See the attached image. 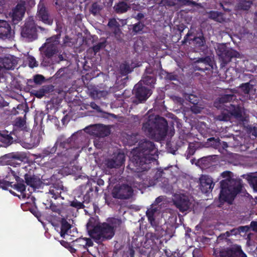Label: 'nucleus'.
<instances>
[{
    "label": "nucleus",
    "mask_w": 257,
    "mask_h": 257,
    "mask_svg": "<svg viewBox=\"0 0 257 257\" xmlns=\"http://www.w3.org/2000/svg\"><path fill=\"white\" fill-rule=\"evenodd\" d=\"M157 153V149L152 142L143 141L131 152L128 167L137 173L147 171L151 168V161L156 160Z\"/></svg>",
    "instance_id": "obj_1"
},
{
    "label": "nucleus",
    "mask_w": 257,
    "mask_h": 257,
    "mask_svg": "<svg viewBox=\"0 0 257 257\" xmlns=\"http://www.w3.org/2000/svg\"><path fill=\"white\" fill-rule=\"evenodd\" d=\"M151 185L148 178H127L113 187L111 194L115 199L128 200L133 197L136 189L141 190Z\"/></svg>",
    "instance_id": "obj_2"
},
{
    "label": "nucleus",
    "mask_w": 257,
    "mask_h": 257,
    "mask_svg": "<svg viewBox=\"0 0 257 257\" xmlns=\"http://www.w3.org/2000/svg\"><path fill=\"white\" fill-rule=\"evenodd\" d=\"M25 183L34 189L42 188L44 186L51 185L49 189V193L55 199L61 198L64 199V196L62 195L66 194L68 189L63 185L60 179H53L56 178H24Z\"/></svg>",
    "instance_id": "obj_3"
},
{
    "label": "nucleus",
    "mask_w": 257,
    "mask_h": 257,
    "mask_svg": "<svg viewBox=\"0 0 257 257\" xmlns=\"http://www.w3.org/2000/svg\"><path fill=\"white\" fill-rule=\"evenodd\" d=\"M220 181V190L219 194V202L232 205L234 201L242 190L243 185L240 180L237 181L233 178H226Z\"/></svg>",
    "instance_id": "obj_4"
},
{
    "label": "nucleus",
    "mask_w": 257,
    "mask_h": 257,
    "mask_svg": "<svg viewBox=\"0 0 257 257\" xmlns=\"http://www.w3.org/2000/svg\"><path fill=\"white\" fill-rule=\"evenodd\" d=\"M167 122L164 118L152 115L144 123L143 129L149 136L161 140L167 134Z\"/></svg>",
    "instance_id": "obj_5"
},
{
    "label": "nucleus",
    "mask_w": 257,
    "mask_h": 257,
    "mask_svg": "<svg viewBox=\"0 0 257 257\" xmlns=\"http://www.w3.org/2000/svg\"><path fill=\"white\" fill-rule=\"evenodd\" d=\"M22 161V157L18 153H9L0 157V165H10L12 167L7 168L8 176L9 177H29L26 173L25 168L20 166Z\"/></svg>",
    "instance_id": "obj_6"
},
{
    "label": "nucleus",
    "mask_w": 257,
    "mask_h": 257,
    "mask_svg": "<svg viewBox=\"0 0 257 257\" xmlns=\"http://www.w3.org/2000/svg\"><path fill=\"white\" fill-rule=\"evenodd\" d=\"M88 232L90 236L97 243L110 239L114 235L113 227L106 222L97 224L92 229L89 230Z\"/></svg>",
    "instance_id": "obj_7"
},
{
    "label": "nucleus",
    "mask_w": 257,
    "mask_h": 257,
    "mask_svg": "<svg viewBox=\"0 0 257 257\" xmlns=\"http://www.w3.org/2000/svg\"><path fill=\"white\" fill-rule=\"evenodd\" d=\"M213 255L214 257H247L241 246L236 244L214 248Z\"/></svg>",
    "instance_id": "obj_8"
},
{
    "label": "nucleus",
    "mask_w": 257,
    "mask_h": 257,
    "mask_svg": "<svg viewBox=\"0 0 257 257\" xmlns=\"http://www.w3.org/2000/svg\"><path fill=\"white\" fill-rule=\"evenodd\" d=\"M6 178H0V188L8 190L10 187L24 194L26 191L25 181L21 178H14L15 181H7Z\"/></svg>",
    "instance_id": "obj_9"
},
{
    "label": "nucleus",
    "mask_w": 257,
    "mask_h": 257,
    "mask_svg": "<svg viewBox=\"0 0 257 257\" xmlns=\"http://www.w3.org/2000/svg\"><path fill=\"white\" fill-rule=\"evenodd\" d=\"M59 36H54L47 40L44 46L40 48L41 52L44 53L46 57L50 58L58 52L57 45L59 44Z\"/></svg>",
    "instance_id": "obj_10"
},
{
    "label": "nucleus",
    "mask_w": 257,
    "mask_h": 257,
    "mask_svg": "<svg viewBox=\"0 0 257 257\" xmlns=\"http://www.w3.org/2000/svg\"><path fill=\"white\" fill-rule=\"evenodd\" d=\"M23 37L33 41L37 38L36 27L32 17L29 18L26 22L21 32Z\"/></svg>",
    "instance_id": "obj_11"
},
{
    "label": "nucleus",
    "mask_w": 257,
    "mask_h": 257,
    "mask_svg": "<svg viewBox=\"0 0 257 257\" xmlns=\"http://www.w3.org/2000/svg\"><path fill=\"white\" fill-rule=\"evenodd\" d=\"M154 232H148L145 237L147 241L153 245L158 246L162 243L161 238L163 236L164 230L161 226H152Z\"/></svg>",
    "instance_id": "obj_12"
},
{
    "label": "nucleus",
    "mask_w": 257,
    "mask_h": 257,
    "mask_svg": "<svg viewBox=\"0 0 257 257\" xmlns=\"http://www.w3.org/2000/svg\"><path fill=\"white\" fill-rule=\"evenodd\" d=\"M218 55L221 58L224 64L230 61L233 57H238L239 54L231 48H226L224 45H220L218 48Z\"/></svg>",
    "instance_id": "obj_13"
},
{
    "label": "nucleus",
    "mask_w": 257,
    "mask_h": 257,
    "mask_svg": "<svg viewBox=\"0 0 257 257\" xmlns=\"http://www.w3.org/2000/svg\"><path fill=\"white\" fill-rule=\"evenodd\" d=\"M85 131L98 138H103L110 134L109 128L102 124L91 125L85 128Z\"/></svg>",
    "instance_id": "obj_14"
},
{
    "label": "nucleus",
    "mask_w": 257,
    "mask_h": 257,
    "mask_svg": "<svg viewBox=\"0 0 257 257\" xmlns=\"http://www.w3.org/2000/svg\"><path fill=\"white\" fill-rule=\"evenodd\" d=\"M174 204L180 211L184 212L189 209L191 202L187 196L179 194L175 196Z\"/></svg>",
    "instance_id": "obj_15"
},
{
    "label": "nucleus",
    "mask_w": 257,
    "mask_h": 257,
    "mask_svg": "<svg viewBox=\"0 0 257 257\" xmlns=\"http://www.w3.org/2000/svg\"><path fill=\"white\" fill-rule=\"evenodd\" d=\"M134 91L140 102L146 101L152 94L150 89L142 85V82H139L135 86Z\"/></svg>",
    "instance_id": "obj_16"
},
{
    "label": "nucleus",
    "mask_w": 257,
    "mask_h": 257,
    "mask_svg": "<svg viewBox=\"0 0 257 257\" xmlns=\"http://www.w3.org/2000/svg\"><path fill=\"white\" fill-rule=\"evenodd\" d=\"M37 17L44 23L49 25H52L53 22V18L50 16L42 2L38 5Z\"/></svg>",
    "instance_id": "obj_17"
},
{
    "label": "nucleus",
    "mask_w": 257,
    "mask_h": 257,
    "mask_svg": "<svg viewBox=\"0 0 257 257\" xmlns=\"http://www.w3.org/2000/svg\"><path fill=\"white\" fill-rule=\"evenodd\" d=\"M160 213V211L158 206L150 205V207L147 209L146 212V216L148 222L152 226H160L159 222L156 219Z\"/></svg>",
    "instance_id": "obj_18"
},
{
    "label": "nucleus",
    "mask_w": 257,
    "mask_h": 257,
    "mask_svg": "<svg viewBox=\"0 0 257 257\" xmlns=\"http://www.w3.org/2000/svg\"><path fill=\"white\" fill-rule=\"evenodd\" d=\"M26 11L25 3L21 2L19 3L16 8L12 10L10 15L14 24L21 21Z\"/></svg>",
    "instance_id": "obj_19"
},
{
    "label": "nucleus",
    "mask_w": 257,
    "mask_h": 257,
    "mask_svg": "<svg viewBox=\"0 0 257 257\" xmlns=\"http://www.w3.org/2000/svg\"><path fill=\"white\" fill-rule=\"evenodd\" d=\"M157 181H161V187L163 191L166 193L171 194L173 192V183L177 181V178H170L172 181L170 180L169 178H156Z\"/></svg>",
    "instance_id": "obj_20"
},
{
    "label": "nucleus",
    "mask_w": 257,
    "mask_h": 257,
    "mask_svg": "<svg viewBox=\"0 0 257 257\" xmlns=\"http://www.w3.org/2000/svg\"><path fill=\"white\" fill-rule=\"evenodd\" d=\"M124 155L119 153L114 155L112 159H109L105 161V165L109 168H116L122 165L124 162Z\"/></svg>",
    "instance_id": "obj_21"
},
{
    "label": "nucleus",
    "mask_w": 257,
    "mask_h": 257,
    "mask_svg": "<svg viewBox=\"0 0 257 257\" xmlns=\"http://www.w3.org/2000/svg\"><path fill=\"white\" fill-rule=\"evenodd\" d=\"M18 58L13 55H9L4 58H0V63L5 70L14 69L18 63Z\"/></svg>",
    "instance_id": "obj_22"
},
{
    "label": "nucleus",
    "mask_w": 257,
    "mask_h": 257,
    "mask_svg": "<svg viewBox=\"0 0 257 257\" xmlns=\"http://www.w3.org/2000/svg\"><path fill=\"white\" fill-rule=\"evenodd\" d=\"M200 183V189L204 193L211 192L214 186L212 178H199Z\"/></svg>",
    "instance_id": "obj_23"
},
{
    "label": "nucleus",
    "mask_w": 257,
    "mask_h": 257,
    "mask_svg": "<svg viewBox=\"0 0 257 257\" xmlns=\"http://www.w3.org/2000/svg\"><path fill=\"white\" fill-rule=\"evenodd\" d=\"M12 36V32L9 24L6 21L0 20V38H10Z\"/></svg>",
    "instance_id": "obj_24"
},
{
    "label": "nucleus",
    "mask_w": 257,
    "mask_h": 257,
    "mask_svg": "<svg viewBox=\"0 0 257 257\" xmlns=\"http://www.w3.org/2000/svg\"><path fill=\"white\" fill-rule=\"evenodd\" d=\"M239 88L241 94L245 95L246 97L244 98L245 100L250 99L251 97L250 95L254 94L255 92V89L253 88V85L250 84L249 83H243L240 85Z\"/></svg>",
    "instance_id": "obj_25"
},
{
    "label": "nucleus",
    "mask_w": 257,
    "mask_h": 257,
    "mask_svg": "<svg viewBox=\"0 0 257 257\" xmlns=\"http://www.w3.org/2000/svg\"><path fill=\"white\" fill-rule=\"evenodd\" d=\"M217 159V156H209L205 157H203L198 161L199 165L201 166L202 169L209 167L212 165V163L216 162Z\"/></svg>",
    "instance_id": "obj_26"
},
{
    "label": "nucleus",
    "mask_w": 257,
    "mask_h": 257,
    "mask_svg": "<svg viewBox=\"0 0 257 257\" xmlns=\"http://www.w3.org/2000/svg\"><path fill=\"white\" fill-rule=\"evenodd\" d=\"M26 141L29 144L28 148H32L39 145L41 141V137L38 133H33L31 135V137L28 139H26Z\"/></svg>",
    "instance_id": "obj_27"
},
{
    "label": "nucleus",
    "mask_w": 257,
    "mask_h": 257,
    "mask_svg": "<svg viewBox=\"0 0 257 257\" xmlns=\"http://www.w3.org/2000/svg\"><path fill=\"white\" fill-rule=\"evenodd\" d=\"M108 26L113 32V33L116 37H119L121 33L120 24L116 19H111L109 20Z\"/></svg>",
    "instance_id": "obj_28"
},
{
    "label": "nucleus",
    "mask_w": 257,
    "mask_h": 257,
    "mask_svg": "<svg viewBox=\"0 0 257 257\" xmlns=\"http://www.w3.org/2000/svg\"><path fill=\"white\" fill-rule=\"evenodd\" d=\"M71 225L64 218L62 219L61 221L60 235L64 237L65 235L68 234L69 230L71 228Z\"/></svg>",
    "instance_id": "obj_29"
},
{
    "label": "nucleus",
    "mask_w": 257,
    "mask_h": 257,
    "mask_svg": "<svg viewBox=\"0 0 257 257\" xmlns=\"http://www.w3.org/2000/svg\"><path fill=\"white\" fill-rule=\"evenodd\" d=\"M15 126L16 130L28 131V128L26 121L21 118H18L15 121Z\"/></svg>",
    "instance_id": "obj_30"
},
{
    "label": "nucleus",
    "mask_w": 257,
    "mask_h": 257,
    "mask_svg": "<svg viewBox=\"0 0 257 257\" xmlns=\"http://www.w3.org/2000/svg\"><path fill=\"white\" fill-rule=\"evenodd\" d=\"M124 138L123 140L124 143L130 146L135 144L138 140V135L137 134H127Z\"/></svg>",
    "instance_id": "obj_31"
},
{
    "label": "nucleus",
    "mask_w": 257,
    "mask_h": 257,
    "mask_svg": "<svg viewBox=\"0 0 257 257\" xmlns=\"http://www.w3.org/2000/svg\"><path fill=\"white\" fill-rule=\"evenodd\" d=\"M244 110L241 108L237 107L235 108L232 112L231 115L239 121H243L244 118L243 117Z\"/></svg>",
    "instance_id": "obj_32"
},
{
    "label": "nucleus",
    "mask_w": 257,
    "mask_h": 257,
    "mask_svg": "<svg viewBox=\"0 0 257 257\" xmlns=\"http://www.w3.org/2000/svg\"><path fill=\"white\" fill-rule=\"evenodd\" d=\"M108 94V92L105 90H99L98 89L94 90L91 92V96L94 99H99L102 97H106Z\"/></svg>",
    "instance_id": "obj_33"
},
{
    "label": "nucleus",
    "mask_w": 257,
    "mask_h": 257,
    "mask_svg": "<svg viewBox=\"0 0 257 257\" xmlns=\"http://www.w3.org/2000/svg\"><path fill=\"white\" fill-rule=\"evenodd\" d=\"M114 8L117 13H123L128 10L130 7L125 3L121 2L116 5Z\"/></svg>",
    "instance_id": "obj_34"
},
{
    "label": "nucleus",
    "mask_w": 257,
    "mask_h": 257,
    "mask_svg": "<svg viewBox=\"0 0 257 257\" xmlns=\"http://www.w3.org/2000/svg\"><path fill=\"white\" fill-rule=\"evenodd\" d=\"M107 222L109 223V225L113 227V230L115 231V229L117 227L119 226L121 224V220L120 219L115 218H108L107 220Z\"/></svg>",
    "instance_id": "obj_35"
},
{
    "label": "nucleus",
    "mask_w": 257,
    "mask_h": 257,
    "mask_svg": "<svg viewBox=\"0 0 257 257\" xmlns=\"http://www.w3.org/2000/svg\"><path fill=\"white\" fill-rule=\"evenodd\" d=\"M85 238H78L73 241V245L77 249H85Z\"/></svg>",
    "instance_id": "obj_36"
},
{
    "label": "nucleus",
    "mask_w": 257,
    "mask_h": 257,
    "mask_svg": "<svg viewBox=\"0 0 257 257\" xmlns=\"http://www.w3.org/2000/svg\"><path fill=\"white\" fill-rule=\"evenodd\" d=\"M140 82H142V85L146 84L147 85L152 86L155 83V78L151 76H144L143 79Z\"/></svg>",
    "instance_id": "obj_37"
},
{
    "label": "nucleus",
    "mask_w": 257,
    "mask_h": 257,
    "mask_svg": "<svg viewBox=\"0 0 257 257\" xmlns=\"http://www.w3.org/2000/svg\"><path fill=\"white\" fill-rule=\"evenodd\" d=\"M70 205L77 209H83L85 207H89V206L85 205L82 202L78 201L76 199H74L73 201L70 202Z\"/></svg>",
    "instance_id": "obj_38"
},
{
    "label": "nucleus",
    "mask_w": 257,
    "mask_h": 257,
    "mask_svg": "<svg viewBox=\"0 0 257 257\" xmlns=\"http://www.w3.org/2000/svg\"><path fill=\"white\" fill-rule=\"evenodd\" d=\"M176 167H171L170 169L169 168H165L164 170L162 169H159L157 172L156 175L162 176L163 175H169L170 172H172V170H176Z\"/></svg>",
    "instance_id": "obj_39"
},
{
    "label": "nucleus",
    "mask_w": 257,
    "mask_h": 257,
    "mask_svg": "<svg viewBox=\"0 0 257 257\" xmlns=\"http://www.w3.org/2000/svg\"><path fill=\"white\" fill-rule=\"evenodd\" d=\"M251 5V3L249 1H241L239 5V8L243 10H247Z\"/></svg>",
    "instance_id": "obj_40"
},
{
    "label": "nucleus",
    "mask_w": 257,
    "mask_h": 257,
    "mask_svg": "<svg viewBox=\"0 0 257 257\" xmlns=\"http://www.w3.org/2000/svg\"><path fill=\"white\" fill-rule=\"evenodd\" d=\"M209 17L216 21L220 22L222 20L221 15L216 12H211L209 15Z\"/></svg>",
    "instance_id": "obj_41"
},
{
    "label": "nucleus",
    "mask_w": 257,
    "mask_h": 257,
    "mask_svg": "<svg viewBox=\"0 0 257 257\" xmlns=\"http://www.w3.org/2000/svg\"><path fill=\"white\" fill-rule=\"evenodd\" d=\"M120 68L121 71L124 74L128 73L132 71V68L126 63H124V64H121L120 65Z\"/></svg>",
    "instance_id": "obj_42"
},
{
    "label": "nucleus",
    "mask_w": 257,
    "mask_h": 257,
    "mask_svg": "<svg viewBox=\"0 0 257 257\" xmlns=\"http://www.w3.org/2000/svg\"><path fill=\"white\" fill-rule=\"evenodd\" d=\"M250 185L255 191H257V178H246Z\"/></svg>",
    "instance_id": "obj_43"
},
{
    "label": "nucleus",
    "mask_w": 257,
    "mask_h": 257,
    "mask_svg": "<svg viewBox=\"0 0 257 257\" xmlns=\"http://www.w3.org/2000/svg\"><path fill=\"white\" fill-rule=\"evenodd\" d=\"M28 61L29 62V65L31 68L36 67L38 65V62L36 61L34 57L32 56L28 57Z\"/></svg>",
    "instance_id": "obj_44"
},
{
    "label": "nucleus",
    "mask_w": 257,
    "mask_h": 257,
    "mask_svg": "<svg viewBox=\"0 0 257 257\" xmlns=\"http://www.w3.org/2000/svg\"><path fill=\"white\" fill-rule=\"evenodd\" d=\"M239 234V231L238 230V227L237 228H234L229 231H226V234L227 235V236H230L231 235H236L237 234Z\"/></svg>",
    "instance_id": "obj_45"
},
{
    "label": "nucleus",
    "mask_w": 257,
    "mask_h": 257,
    "mask_svg": "<svg viewBox=\"0 0 257 257\" xmlns=\"http://www.w3.org/2000/svg\"><path fill=\"white\" fill-rule=\"evenodd\" d=\"M165 198L163 196H160L157 197L155 200L154 202L152 203L151 205H153L154 206H157L159 203H161L163 201L165 200Z\"/></svg>",
    "instance_id": "obj_46"
},
{
    "label": "nucleus",
    "mask_w": 257,
    "mask_h": 257,
    "mask_svg": "<svg viewBox=\"0 0 257 257\" xmlns=\"http://www.w3.org/2000/svg\"><path fill=\"white\" fill-rule=\"evenodd\" d=\"M144 25L141 23L135 24L133 27V30L136 32H139L142 30Z\"/></svg>",
    "instance_id": "obj_47"
},
{
    "label": "nucleus",
    "mask_w": 257,
    "mask_h": 257,
    "mask_svg": "<svg viewBox=\"0 0 257 257\" xmlns=\"http://www.w3.org/2000/svg\"><path fill=\"white\" fill-rule=\"evenodd\" d=\"M50 208L52 211L56 212V213H58V214H61V211L59 207H58L57 206L55 205V204H51Z\"/></svg>",
    "instance_id": "obj_48"
},
{
    "label": "nucleus",
    "mask_w": 257,
    "mask_h": 257,
    "mask_svg": "<svg viewBox=\"0 0 257 257\" xmlns=\"http://www.w3.org/2000/svg\"><path fill=\"white\" fill-rule=\"evenodd\" d=\"M45 90L44 89H41L39 90L35 91L34 94L37 97L41 98L45 95Z\"/></svg>",
    "instance_id": "obj_49"
},
{
    "label": "nucleus",
    "mask_w": 257,
    "mask_h": 257,
    "mask_svg": "<svg viewBox=\"0 0 257 257\" xmlns=\"http://www.w3.org/2000/svg\"><path fill=\"white\" fill-rule=\"evenodd\" d=\"M217 119L221 121H228L229 119V116L225 113L217 116Z\"/></svg>",
    "instance_id": "obj_50"
},
{
    "label": "nucleus",
    "mask_w": 257,
    "mask_h": 257,
    "mask_svg": "<svg viewBox=\"0 0 257 257\" xmlns=\"http://www.w3.org/2000/svg\"><path fill=\"white\" fill-rule=\"evenodd\" d=\"M84 201H83V204H87L90 202V197L89 191H88L83 197Z\"/></svg>",
    "instance_id": "obj_51"
},
{
    "label": "nucleus",
    "mask_w": 257,
    "mask_h": 257,
    "mask_svg": "<svg viewBox=\"0 0 257 257\" xmlns=\"http://www.w3.org/2000/svg\"><path fill=\"white\" fill-rule=\"evenodd\" d=\"M105 47V43L101 42L96 45L93 47V50L94 52H96L98 51L101 48Z\"/></svg>",
    "instance_id": "obj_52"
},
{
    "label": "nucleus",
    "mask_w": 257,
    "mask_h": 257,
    "mask_svg": "<svg viewBox=\"0 0 257 257\" xmlns=\"http://www.w3.org/2000/svg\"><path fill=\"white\" fill-rule=\"evenodd\" d=\"M239 231V234L241 232H247L249 230V227L248 225L240 226L238 227Z\"/></svg>",
    "instance_id": "obj_53"
},
{
    "label": "nucleus",
    "mask_w": 257,
    "mask_h": 257,
    "mask_svg": "<svg viewBox=\"0 0 257 257\" xmlns=\"http://www.w3.org/2000/svg\"><path fill=\"white\" fill-rule=\"evenodd\" d=\"M44 78L41 75H37L34 77V81L36 83H41Z\"/></svg>",
    "instance_id": "obj_54"
},
{
    "label": "nucleus",
    "mask_w": 257,
    "mask_h": 257,
    "mask_svg": "<svg viewBox=\"0 0 257 257\" xmlns=\"http://www.w3.org/2000/svg\"><path fill=\"white\" fill-rule=\"evenodd\" d=\"M93 245V243L91 239L85 238V249H86L87 248V247L92 246Z\"/></svg>",
    "instance_id": "obj_55"
},
{
    "label": "nucleus",
    "mask_w": 257,
    "mask_h": 257,
    "mask_svg": "<svg viewBox=\"0 0 257 257\" xmlns=\"http://www.w3.org/2000/svg\"><path fill=\"white\" fill-rule=\"evenodd\" d=\"M233 95H226L220 98V101L222 102H225L232 99Z\"/></svg>",
    "instance_id": "obj_56"
},
{
    "label": "nucleus",
    "mask_w": 257,
    "mask_h": 257,
    "mask_svg": "<svg viewBox=\"0 0 257 257\" xmlns=\"http://www.w3.org/2000/svg\"><path fill=\"white\" fill-rule=\"evenodd\" d=\"M228 236H227V235L226 234V232L224 233L221 234L220 235H219L217 237V241L218 242L223 241L224 240L227 241V238Z\"/></svg>",
    "instance_id": "obj_57"
},
{
    "label": "nucleus",
    "mask_w": 257,
    "mask_h": 257,
    "mask_svg": "<svg viewBox=\"0 0 257 257\" xmlns=\"http://www.w3.org/2000/svg\"><path fill=\"white\" fill-rule=\"evenodd\" d=\"M31 212L37 218L40 217L42 216L41 213L37 210V208L32 209Z\"/></svg>",
    "instance_id": "obj_58"
},
{
    "label": "nucleus",
    "mask_w": 257,
    "mask_h": 257,
    "mask_svg": "<svg viewBox=\"0 0 257 257\" xmlns=\"http://www.w3.org/2000/svg\"><path fill=\"white\" fill-rule=\"evenodd\" d=\"M249 227V229L251 228L252 230L254 231H257V221H252Z\"/></svg>",
    "instance_id": "obj_59"
},
{
    "label": "nucleus",
    "mask_w": 257,
    "mask_h": 257,
    "mask_svg": "<svg viewBox=\"0 0 257 257\" xmlns=\"http://www.w3.org/2000/svg\"><path fill=\"white\" fill-rule=\"evenodd\" d=\"M233 174L231 172L228 171H224L221 174V177H233Z\"/></svg>",
    "instance_id": "obj_60"
},
{
    "label": "nucleus",
    "mask_w": 257,
    "mask_h": 257,
    "mask_svg": "<svg viewBox=\"0 0 257 257\" xmlns=\"http://www.w3.org/2000/svg\"><path fill=\"white\" fill-rule=\"evenodd\" d=\"M126 257H135V250L133 248H130L126 252Z\"/></svg>",
    "instance_id": "obj_61"
},
{
    "label": "nucleus",
    "mask_w": 257,
    "mask_h": 257,
    "mask_svg": "<svg viewBox=\"0 0 257 257\" xmlns=\"http://www.w3.org/2000/svg\"><path fill=\"white\" fill-rule=\"evenodd\" d=\"M195 41L196 43H198L199 46L203 45L204 44V39L202 37H197L195 39Z\"/></svg>",
    "instance_id": "obj_62"
},
{
    "label": "nucleus",
    "mask_w": 257,
    "mask_h": 257,
    "mask_svg": "<svg viewBox=\"0 0 257 257\" xmlns=\"http://www.w3.org/2000/svg\"><path fill=\"white\" fill-rule=\"evenodd\" d=\"M90 106L93 109H95L98 111H101L100 107L99 106H98L95 103H94L93 102H91L90 104Z\"/></svg>",
    "instance_id": "obj_63"
},
{
    "label": "nucleus",
    "mask_w": 257,
    "mask_h": 257,
    "mask_svg": "<svg viewBox=\"0 0 257 257\" xmlns=\"http://www.w3.org/2000/svg\"><path fill=\"white\" fill-rule=\"evenodd\" d=\"M192 110L195 113H199L201 111L200 108H198L197 106H193Z\"/></svg>",
    "instance_id": "obj_64"
}]
</instances>
